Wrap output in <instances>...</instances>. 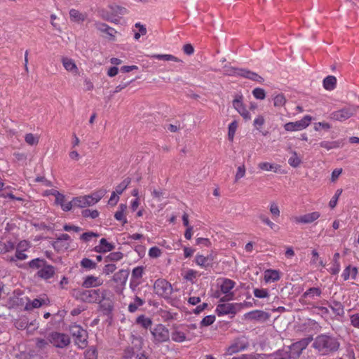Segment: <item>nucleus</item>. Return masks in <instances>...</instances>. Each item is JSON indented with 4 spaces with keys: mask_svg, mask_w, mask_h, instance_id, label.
<instances>
[{
    "mask_svg": "<svg viewBox=\"0 0 359 359\" xmlns=\"http://www.w3.org/2000/svg\"><path fill=\"white\" fill-rule=\"evenodd\" d=\"M165 192L164 189H153L151 191V196L154 198L161 201L162 198H166L165 196Z\"/></svg>",
    "mask_w": 359,
    "mask_h": 359,
    "instance_id": "69168bd1",
    "label": "nucleus"
},
{
    "mask_svg": "<svg viewBox=\"0 0 359 359\" xmlns=\"http://www.w3.org/2000/svg\"><path fill=\"white\" fill-rule=\"evenodd\" d=\"M312 346L321 355H326L337 351L339 348V342L330 335L320 334L314 339Z\"/></svg>",
    "mask_w": 359,
    "mask_h": 359,
    "instance_id": "f257e3e1",
    "label": "nucleus"
},
{
    "mask_svg": "<svg viewBox=\"0 0 359 359\" xmlns=\"http://www.w3.org/2000/svg\"><path fill=\"white\" fill-rule=\"evenodd\" d=\"M339 253L336 252L333 257V266L330 269V273L332 274H337L340 271V264L339 262Z\"/></svg>",
    "mask_w": 359,
    "mask_h": 359,
    "instance_id": "a19ab883",
    "label": "nucleus"
},
{
    "mask_svg": "<svg viewBox=\"0 0 359 359\" xmlns=\"http://www.w3.org/2000/svg\"><path fill=\"white\" fill-rule=\"evenodd\" d=\"M343 142L342 140H337V141H323L320 143V146L323 148H325L327 151L337 149L342 146Z\"/></svg>",
    "mask_w": 359,
    "mask_h": 359,
    "instance_id": "cd10ccee",
    "label": "nucleus"
},
{
    "mask_svg": "<svg viewBox=\"0 0 359 359\" xmlns=\"http://www.w3.org/2000/svg\"><path fill=\"white\" fill-rule=\"evenodd\" d=\"M243 72L242 77L248 79L250 80L258 82L259 83H262L264 81V79L262 76H259L257 73L254 72H251L248 69H244Z\"/></svg>",
    "mask_w": 359,
    "mask_h": 359,
    "instance_id": "b1692460",
    "label": "nucleus"
},
{
    "mask_svg": "<svg viewBox=\"0 0 359 359\" xmlns=\"http://www.w3.org/2000/svg\"><path fill=\"white\" fill-rule=\"evenodd\" d=\"M69 17L71 20L73 22H82L86 19L87 14L81 13L78 10L72 8L69 11Z\"/></svg>",
    "mask_w": 359,
    "mask_h": 359,
    "instance_id": "5701e85b",
    "label": "nucleus"
},
{
    "mask_svg": "<svg viewBox=\"0 0 359 359\" xmlns=\"http://www.w3.org/2000/svg\"><path fill=\"white\" fill-rule=\"evenodd\" d=\"M114 245L109 243L105 238L100 241V244L95 247L94 250L97 252L104 253L114 250Z\"/></svg>",
    "mask_w": 359,
    "mask_h": 359,
    "instance_id": "4be33fe9",
    "label": "nucleus"
},
{
    "mask_svg": "<svg viewBox=\"0 0 359 359\" xmlns=\"http://www.w3.org/2000/svg\"><path fill=\"white\" fill-rule=\"evenodd\" d=\"M270 317V314L267 312L261 310H255L250 311L246 314V318L250 320H258V321H266Z\"/></svg>",
    "mask_w": 359,
    "mask_h": 359,
    "instance_id": "aec40b11",
    "label": "nucleus"
},
{
    "mask_svg": "<svg viewBox=\"0 0 359 359\" xmlns=\"http://www.w3.org/2000/svg\"><path fill=\"white\" fill-rule=\"evenodd\" d=\"M358 273V269L356 267H351V266H348L344 270L342 273V277L344 280H347L351 276L353 279H355Z\"/></svg>",
    "mask_w": 359,
    "mask_h": 359,
    "instance_id": "f704fd0d",
    "label": "nucleus"
},
{
    "mask_svg": "<svg viewBox=\"0 0 359 359\" xmlns=\"http://www.w3.org/2000/svg\"><path fill=\"white\" fill-rule=\"evenodd\" d=\"M245 166L244 164L238 166L235 175V182H238L240 179L243 178L245 175Z\"/></svg>",
    "mask_w": 359,
    "mask_h": 359,
    "instance_id": "0e129e2a",
    "label": "nucleus"
},
{
    "mask_svg": "<svg viewBox=\"0 0 359 359\" xmlns=\"http://www.w3.org/2000/svg\"><path fill=\"white\" fill-rule=\"evenodd\" d=\"M236 283L229 278H223L221 284V291L225 296L220 299L219 302H228L234 299V293L230 291L234 287Z\"/></svg>",
    "mask_w": 359,
    "mask_h": 359,
    "instance_id": "6e6552de",
    "label": "nucleus"
},
{
    "mask_svg": "<svg viewBox=\"0 0 359 359\" xmlns=\"http://www.w3.org/2000/svg\"><path fill=\"white\" fill-rule=\"evenodd\" d=\"M291 154L292 156L288 159V163L293 168H297L302 163V160L295 151H292Z\"/></svg>",
    "mask_w": 359,
    "mask_h": 359,
    "instance_id": "e433bc0d",
    "label": "nucleus"
},
{
    "mask_svg": "<svg viewBox=\"0 0 359 359\" xmlns=\"http://www.w3.org/2000/svg\"><path fill=\"white\" fill-rule=\"evenodd\" d=\"M137 323L140 324L143 327L148 328L152 325V321L150 318L144 316H140L137 318Z\"/></svg>",
    "mask_w": 359,
    "mask_h": 359,
    "instance_id": "8fccbe9b",
    "label": "nucleus"
},
{
    "mask_svg": "<svg viewBox=\"0 0 359 359\" xmlns=\"http://www.w3.org/2000/svg\"><path fill=\"white\" fill-rule=\"evenodd\" d=\"M152 57L158 60H163L166 61H174L176 62H182V60L177 57L169 54H157L153 55Z\"/></svg>",
    "mask_w": 359,
    "mask_h": 359,
    "instance_id": "a18cd8bd",
    "label": "nucleus"
},
{
    "mask_svg": "<svg viewBox=\"0 0 359 359\" xmlns=\"http://www.w3.org/2000/svg\"><path fill=\"white\" fill-rule=\"evenodd\" d=\"M108 8L111 11V13H112V16L114 18L118 16V15L123 14V12L126 11L124 8L116 4L109 5Z\"/></svg>",
    "mask_w": 359,
    "mask_h": 359,
    "instance_id": "de8ad7c7",
    "label": "nucleus"
},
{
    "mask_svg": "<svg viewBox=\"0 0 359 359\" xmlns=\"http://www.w3.org/2000/svg\"><path fill=\"white\" fill-rule=\"evenodd\" d=\"M131 182L130 178H125L116 187L115 192L117 194H121L123 191L128 187Z\"/></svg>",
    "mask_w": 359,
    "mask_h": 359,
    "instance_id": "c03bdc74",
    "label": "nucleus"
},
{
    "mask_svg": "<svg viewBox=\"0 0 359 359\" xmlns=\"http://www.w3.org/2000/svg\"><path fill=\"white\" fill-rule=\"evenodd\" d=\"M83 359H97V351L94 348L87 349L84 353Z\"/></svg>",
    "mask_w": 359,
    "mask_h": 359,
    "instance_id": "680f3d73",
    "label": "nucleus"
},
{
    "mask_svg": "<svg viewBox=\"0 0 359 359\" xmlns=\"http://www.w3.org/2000/svg\"><path fill=\"white\" fill-rule=\"evenodd\" d=\"M48 339L53 346L63 348L70 344L69 337L64 333L52 332L48 334Z\"/></svg>",
    "mask_w": 359,
    "mask_h": 359,
    "instance_id": "20e7f679",
    "label": "nucleus"
},
{
    "mask_svg": "<svg viewBox=\"0 0 359 359\" xmlns=\"http://www.w3.org/2000/svg\"><path fill=\"white\" fill-rule=\"evenodd\" d=\"M128 274L127 270L121 269L114 275L113 280L116 283H123L126 281Z\"/></svg>",
    "mask_w": 359,
    "mask_h": 359,
    "instance_id": "72a5a7b5",
    "label": "nucleus"
},
{
    "mask_svg": "<svg viewBox=\"0 0 359 359\" xmlns=\"http://www.w3.org/2000/svg\"><path fill=\"white\" fill-rule=\"evenodd\" d=\"M196 328V326L194 324L186 326H174L171 332L172 340L177 343H182L187 340L190 341L192 339V336L190 335V330Z\"/></svg>",
    "mask_w": 359,
    "mask_h": 359,
    "instance_id": "f03ea898",
    "label": "nucleus"
},
{
    "mask_svg": "<svg viewBox=\"0 0 359 359\" xmlns=\"http://www.w3.org/2000/svg\"><path fill=\"white\" fill-rule=\"evenodd\" d=\"M70 240V236L67 233L61 234L55 241L53 243V246L55 249L59 250L62 247H65V248H68V244L62 245L61 243L62 241Z\"/></svg>",
    "mask_w": 359,
    "mask_h": 359,
    "instance_id": "2f4dec72",
    "label": "nucleus"
},
{
    "mask_svg": "<svg viewBox=\"0 0 359 359\" xmlns=\"http://www.w3.org/2000/svg\"><path fill=\"white\" fill-rule=\"evenodd\" d=\"M69 332L79 348H84L87 344V332L80 325H73L69 327Z\"/></svg>",
    "mask_w": 359,
    "mask_h": 359,
    "instance_id": "7ed1b4c3",
    "label": "nucleus"
},
{
    "mask_svg": "<svg viewBox=\"0 0 359 359\" xmlns=\"http://www.w3.org/2000/svg\"><path fill=\"white\" fill-rule=\"evenodd\" d=\"M269 211L274 219L278 218L280 215L279 207L275 202H271L270 203Z\"/></svg>",
    "mask_w": 359,
    "mask_h": 359,
    "instance_id": "3c124183",
    "label": "nucleus"
},
{
    "mask_svg": "<svg viewBox=\"0 0 359 359\" xmlns=\"http://www.w3.org/2000/svg\"><path fill=\"white\" fill-rule=\"evenodd\" d=\"M248 346L249 341L248 338L245 336H241L235 339L226 349L228 354H234L246 349Z\"/></svg>",
    "mask_w": 359,
    "mask_h": 359,
    "instance_id": "1a4fd4ad",
    "label": "nucleus"
},
{
    "mask_svg": "<svg viewBox=\"0 0 359 359\" xmlns=\"http://www.w3.org/2000/svg\"><path fill=\"white\" fill-rule=\"evenodd\" d=\"M245 304L221 302L217 306L216 312L219 316L232 314L235 315L243 308Z\"/></svg>",
    "mask_w": 359,
    "mask_h": 359,
    "instance_id": "39448f33",
    "label": "nucleus"
},
{
    "mask_svg": "<svg viewBox=\"0 0 359 359\" xmlns=\"http://www.w3.org/2000/svg\"><path fill=\"white\" fill-rule=\"evenodd\" d=\"M81 266L85 269H93L96 267V263L88 258H83L81 262Z\"/></svg>",
    "mask_w": 359,
    "mask_h": 359,
    "instance_id": "bf43d9fd",
    "label": "nucleus"
},
{
    "mask_svg": "<svg viewBox=\"0 0 359 359\" xmlns=\"http://www.w3.org/2000/svg\"><path fill=\"white\" fill-rule=\"evenodd\" d=\"M144 268L143 266H137L132 271V278L134 279H140L144 273Z\"/></svg>",
    "mask_w": 359,
    "mask_h": 359,
    "instance_id": "e2e57ef3",
    "label": "nucleus"
},
{
    "mask_svg": "<svg viewBox=\"0 0 359 359\" xmlns=\"http://www.w3.org/2000/svg\"><path fill=\"white\" fill-rule=\"evenodd\" d=\"M253 96L257 99L263 100L266 97V92L263 88H256L252 90Z\"/></svg>",
    "mask_w": 359,
    "mask_h": 359,
    "instance_id": "13d9d810",
    "label": "nucleus"
},
{
    "mask_svg": "<svg viewBox=\"0 0 359 359\" xmlns=\"http://www.w3.org/2000/svg\"><path fill=\"white\" fill-rule=\"evenodd\" d=\"M273 359H287L291 358L290 354L287 351L278 350L272 355Z\"/></svg>",
    "mask_w": 359,
    "mask_h": 359,
    "instance_id": "09e8293b",
    "label": "nucleus"
},
{
    "mask_svg": "<svg viewBox=\"0 0 359 359\" xmlns=\"http://www.w3.org/2000/svg\"><path fill=\"white\" fill-rule=\"evenodd\" d=\"M280 279V273L276 270L268 269L264 272V280L266 283L277 281Z\"/></svg>",
    "mask_w": 359,
    "mask_h": 359,
    "instance_id": "bb28decb",
    "label": "nucleus"
},
{
    "mask_svg": "<svg viewBox=\"0 0 359 359\" xmlns=\"http://www.w3.org/2000/svg\"><path fill=\"white\" fill-rule=\"evenodd\" d=\"M55 274V269L52 265L48 264L46 265L39 270L36 273V276L43 280H48L54 276Z\"/></svg>",
    "mask_w": 359,
    "mask_h": 359,
    "instance_id": "dca6fc26",
    "label": "nucleus"
},
{
    "mask_svg": "<svg viewBox=\"0 0 359 359\" xmlns=\"http://www.w3.org/2000/svg\"><path fill=\"white\" fill-rule=\"evenodd\" d=\"M50 344V342L48 341V337L46 339H41L37 338L36 339V346L39 349H46L48 345Z\"/></svg>",
    "mask_w": 359,
    "mask_h": 359,
    "instance_id": "4d7b16f0",
    "label": "nucleus"
},
{
    "mask_svg": "<svg viewBox=\"0 0 359 359\" xmlns=\"http://www.w3.org/2000/svg\"><path fill=\"white\" fill-rule=\"evenodd\" d=\"M320 215L318 212H313L304 215L295 217L293 218V220L296 223L309 224L318 219Z\"/></svg>",
    "mask_w": 359,
    "mask_h": 359,
    "instance_id": "f3484780",
    "label": "nucleus"
},
{
    "mask_svg": "<svg viewBox=\"0 0 359 359\" xmlns=\"http://www.w3.org/2000/svg\"><path fill=\"white\" fill-rule=\"evenodd\" d=\"M258 168L262 170L273 171L274 172H277L279 170L280 165L268 162H262L258 164Z\"/></svg>",
    "mask_w": 359,
    "mask_h": 359,
    "instance_id": "c756f323",
    "label": "nucleus"
},
{
    "mask_svg": "<svg viewBox=\"0 0 359 359\" xmlns=\"http://www.w3.org/2000/svg\"><path fill=\"white\" fill-rule=\"evenodd\" d=\"M15 244L11 241L6 243L0 241V254L12 251L15 248Z\"/></svg>",
    "mask_w": 359,
    "mask_h": 359,
    "instance_id": "58836bf2",
    "label": "nucleus"
},
{
    "mask_svg": "<svg viewBox=\"0 0 359 359\" xmlns=\"http://www.w3.org/2000/svg\"><path fill=\"white\" fill-rule=\"evenodd\" d=\"M127 209V205L126 204H121L118 206V210L115 212L114 217L118 221H122L123 224H125L128 222L126 217L124 215V212Z\"/></svg>",
    "mask_w": 359,
    "mask_h": 359,
    "instance_id": "7c9ffc66",
    "label": "nucleus"
},
{
    "mask_svg": "<svg viewBox=\"0 0 359 359\" xmlns=\"http://www.w3.org/2000/svg\"><path fill=\"white\" fill-rule=\"evenodd\" d=\"M95 28L101 32L105 33L107 34V38L111 41H115L116 34V31L107 25L105 23H102L100 22H97L95 23Z\"/></svg>",
    "mask_w": 359,
    "mask_h": 359,
    "instance_id": "2eb2a0df",
    "label": "nucleus"
},
{
    "mask_svg": "<svg viewBox=\"0 0 359 359\" xmlns=\"http://www.w3.org/2000/svg\"><path fill=\"white\" fill-rule=\"evenodd\" d=\"M100 198H95L91 196H83L74 198L72 200V207L85 208L90 206L98 202Z\"/></svg>",
    "mask_w": 359,
    "mask_h": 359,
    "instance_id": "ddd939ff",
    "label": "nucleus"
},
{
    "mask_svg": "<svg viewBox=\"0 0 359 359\" xmlns=\"http://www.w3.org/2000/svg\"><path fill=\"white\" fill-rule=\"evenodd\" d=\"M123 258V253L121 252H111L106 257V262H116Z\"/></svg>",
    "mask_w": 359,
    "mask_h": 359,
    "instance_id": "6e6d98bb",
    "label": "nucleus"
},
{
    "mask_svg": "<svg viewBox=\"0 0 359 359\" xmlns=\"http://www.w3.org/2000/svg\"><path fill=\"white\" fill-rule=\"evenodd\" d=\"M25 141L30 146L36 145L39 143V137L32 133H27L25 136Z\"/></svg>",
    "mask_w": 359,
    "mask_h": 359,
    "instance_id": "79ce46f5",
    "label": "nucleus"
},
{
    "mask_svg": "<svg viewBox=\"0 0 359 359\" xmlns=\"http://www.w3.org/2000/svg\"><path fill=\"white\" fill-rule=\"evenodd\" d=\"M243 101V96L241 94H236L233 100V107L244 120L249 121L251 119V116L250 112L245 108Z\"/></svg>",
    "mask_w": 359,
    "mask_h": 359,
    "instance_id": "9d476101",
    "label": "nucleus"
},
{
    "mask_svg": "<svg viewBox=\"0 0 359 359\" xmlns=\"http://www.w3.org/2000/svg\"><path fill=\"white\" fill-rule=\"evenodd\" d=\"M238 128V123L236 121L231 123L229 126L228 130V138L230 141H233L234 138V135Z\"/></svg>",
    "mask_w": 359,
    "mask_h": 359,
    "instance_id": "603ef678",
    "label": "nucleus"
},
{
    "mask_svg": "<svg viewBox=\"0 0 359 359\" xmlns=\"http://www.w3.org/2000/svg\"><path fill=\"white\" fill-rule=\"evenodd\" d=\"M31 248V243L30 242L23 240L20 241L17 246H16V250L25 252L27 250H29Z\"/></svg>",
    "mask_w": 359,
    "mask_h": 359,
    "instance_id": "052dcab7",
    "label": "nucleus"
},
{
    "mask_svg": "<svg viewBox=\"0 0 359 359\" xmlns=\"http://www.w3.org/2000/svg\"><path fill=\"white\" fill-rule=\"evenodd\" d=\"M212 260V258L209 256L204 257L203 255H197L196 256V264L203 267H208V266H210Z\"/></svg>",
    "mask_w": 359,
    "mask_h": 359,
    "instance_id": "473e14b6",
    "label": "nucleus"
},
{
    "mask_svg": "<svg viewBox=\"0 0 359 359\" xmlns=\"http://www.w3.org/2000/svg\"><path fill=\"white\" fill-rule=\"evenodd\" d=\"M323 87L327 90H332L336 88L337 79L334 76H327L323 79Z\"/></svg>",
    "mask_w": 359,
    "mask_h": 359,
    "instance_id": "a878e982",
    "label": "nucleus"
},
{
    "mask_svg": "<svg viewBox=\"0 0 359 359\" xmlns=\"http://www.w3.org/2000/svg\"><path fill=\"white\" fill-rule=\"evenodd\" d=\"M83 299L89 302H101L104 299V291L97 290H90L83 294Z\"/></svg>",
    "mask_w": 359,
    "mask_h": 359,
    "instance_id": "4468645a",
    "label": "nucleus"
},
{
    "mask_svg": "<svg viewBox=\"0 0 359 359\" xmlns=\"http://www.w3.org/2000/svg\"><path fill=\"white\" fill-rule=\"evenodd\" d=\"M46 263L47 262L45 259L36 258L32 259L29 262V266L31 269H38L39 271L41 269H42L46 265Z\"/></svg>",
    "mask_w": 359,
    "mask_h": 359,
    "instance_id": "c9c22d12",
    "label": "nucleus"
},
{
    "mask_svg": "<svg viewBox=\"0 0 359 359\" xmlns=\"http://www.w3.org/2000/svg\"><path fill=\"white\" fill-rule=\"evenodd\" d=\"M311 117L309 115L305 116L302 119L295 121L289 122L285 124L284 128L287 131L302 130L306 128L310 124Z\"/></svg>",
    "mask_w": 359,
    "mask_h": 359,
    "instance_id": "f8f14e48",
    "label": "nucleus"
},
{
    "mask_svg": "<svg viewBox=\"0 0 359 359\" xmlns=\"http://www.w3.org/2000/svg\"><path fill=\"white\" fill-rule=\"evenodd\" d=\"M350 322L353 327L359 329V312L350 316Z\"/></svg>",
    "mask_w": 359,
    "mask_h": 359,
    "instance_id": "774afa93",
    "label": "nucleus"
},
{
    "mask_svg": "<svg viewBox=\"0 0 359 359\" xmlns=\"http://www.w3.org/2000/svg\"><path fill=\"white\" fill-rule=\"evenodd\" d=\"M154 292L162 297L168 298L172 293V286L164 279H158L154 284Z\"/></svg>",
    "mask_w": 359,
    "mask_h": 359,
    "instance_id": "0eeeda50",
    "label": "nucleus"
},
{
    "mask_svg": "<svg viewBox=\"0 0 359 359\" xmlns=\"http://www.w3.org/2000/svg\"><path fill=\"white\" fill-rule=\"evenodd\" d=\"M103 280L100 277L94 276H87L84 278L82 283V287L85 288L96 287L103 284Z\"/></svg>",
    "mask_w": 359,
    "mask_h": 359,
    "instance_id": "a211bd4d",
    "label": "nucleus"
},
{
    "mask_svg": "<svg viewBox=\"0 0 359 359\" xmlns=\"http://www.w3.org/2000/svg\"><path fill=\"white\" fill-rule=\"evenodd\" d=\"M135 28L138 29V32H134V38L135 40H138L141 36H144L147 34V29L144 25L140 22H137L135 25Z\"/></svg>",
    "mask_w": 359,
    "mask_h": 359,
    "instance_id": "ea45409f",
    "label": "nucleus"
},
{
    "mask_svg": "<svg viewBox=\"0 0 359 359\" xmlns=\"http://www.w3.org/2000/svg\"><path fill=\"white\" fill-rule=\"evenodd\" d=\"M286 98L283 93H279L273 97V105L275 107H283L286 103Z\"/></svg>",
    "mask_w": 359,
    "mask_h": 359,
    "instance_id": "4c0bfd02",
    "label": "nucleus"
},
{
    "mask_svg": "<svg viewBox=\"0 0 359 359\" xmlns=\"http://www.w3.org/2000/svg\"><path fill=\"white\" fill-rule=\"evenodd\" d=\"M61 62L62 63V65L64 68L69 72H71L72 74L74 75H79V70L76 65L74 60L72 58H69L67 57H63L61 59Z\"/></svg>",
    "mask_w": 359,
    "mask_h": 359,
    "instance_id": "6ab92c4d",
    "label": "nucleus"
},
{
    "mask_svg": "<svg viewBox=\"0 0 359 359\" xmlns=\"http://www.w3.org/2000/svg\"><path fill=\"white\" fill-rule=\"evenodd\" d=\"M321 294V290L318 287H311L304 293V297H319Z\"/></svg>",
    "mask_w": 359,
    "mask_h": 359,
    "instance_id": "864d4df0",
    "label": "nucleus"
},
{
    "mask_svg": "<svg viewBox=\"0 0 359 359\" xmlns=\"http://www.w3.org/2000/svg\"><path fill=\"white\" fill-rule=\"evenodd\" d=\"M144 300L136 296L134 299V302L130 303L128 306V311L133 313L137 311V308L144 304Z\"/></svg>",
    "mask_w": 359,
    "mask_h": 359,
    "instance_id": "37998d69",
    "label": "nucleus"
},
{
    "mask_svg": "<svg viewBox=\"0 0 359 359\" xmlns=\"http://www.w3.org/2000/svg\"><path fill=\"white\" fill-rule=\"evenodd\" d=\"M244 69H238L236 67H228L224 69V74L227 76H243V72Z\"/></svg>",
    "mask_w": 359,
    "mask_h": 359,
    "instance_id": "49530a36",
    "label": "nucleus"
},
{
    "mask_svg": "<svg viewBox=\"0 0 359 359\" xmlns=\"http://www.w3.org/2000/svg\"><path fill=\"white\" fill-rule=\"evenodd\" d=\"M329 307L337 316H342L344 314V307L343 304L337 301H332L329 304Z\"/></svg>",
    "mask_w": 359,
    "mask_h": 359,
    "instance_id": "c85d7f7f",
    "label": "nucleus"
},
{
    "mask_svg": "<svg viewBox=\"0 0 359 359\" xmlns=\"http://www.w3.org/2000/svg\"><path fill=\"white\" fill-rule=\"evenodd\" d=\"M356 108L354 107H344L335 111L331 114V118L335 121H344L355 114Z\"/></svg>",
    "mask_w": 359,
    "mask_h": 359,
    "instance_id": "9b49d317",
    "label": "nucleus"
},
{
    "mask_svg": "<svg viewBox=\"0 0 359 359\" xmlns=\"http://www.w3.org/2000/svg\"><path fill=\"white\" fill-rule=\"evenodd\" d=\"M101 18L107 21L113 22L114 18L112 16V13H111V11L107 10V9H102L100 12Z\"/></svg>",
    "mask_w": 359,
    "mask_h": 359,
    "instance_id": "338daca9",
    "label": "nucleus"
},
{
    "mask_svg": "<svg viewBox=\"0 0 359 359\" xmlns=\"http://www.w3.org/2000/svg\"><path fill=\"white\" fill-rule=\"evenodd\" d=\"M312 337H309L307 339H304L300 341L293 344L291 346H290V349H294L297 351V354L299 355L303 349H304L309 342L312 341Z\"/></svg>",
    "mask_w": 359,
    "mask_h": 359,
    "instance_id": "393cba45",
    "label": "nucleus"
},
{
    "mask_svg": "<svg viewBox=\"0 0 359 359\" xmlns=\"http://www.w3.org/2000/svg\"><path fill=\"white\" fill-rule=\"evenodd\" d=\"M55 196V203L60 205L64 211H69L72 208V201H66L65 196L63 194L57 191Z\"/></svg>",
    "mask_w": 359,
    "mask_h": 359,
    "instance_id": "412c9836",
    "label": "nucleus"
},
{
    "mask_svg": "<svg viewBox=\"0 0 359 359\" xmlns=\"http://www.w3.org/2000/svg\"><path fill=\"white\" fill-rule=\"evenodd\" d=\"M258 217L262 222L267 225L271 229H274L277 226L266 215L260 214Z\"/></svg>",
    "mask_w": 359,
    "mask_h": 359,
    "instance_id": "5fc2aeb1",
    "label": "nucleus"
},
{
    "mask_svg": "<svg viewBox=\"0 0 359 359\" xmlns=\"http://www.w3.org/2000/svg\"><path fill=\"white\" fill-rule=\"evenodd\" d=\"M151 333L155 344L166 342L170 340L169 330L162 324H158L154 328L151 329Z\"/></svg>",
    "mask_w": 359,
    "mask_h": 359,
    "instance_id": "423d86ee",
    "label": "nucleus"
}]
</instances>
